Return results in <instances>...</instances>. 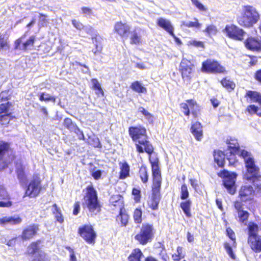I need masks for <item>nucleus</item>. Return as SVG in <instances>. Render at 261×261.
I'll list each match as a JSON object with an SVG mask.
<instances>
[{"label":"nucleus","instance_id":"nucleus-59","mask_svg":"<svg viewBox=\"0 0 261 261\" xmlns=\"http://www.w3.org/2000/svg\"><path fill=\"white\" fill-rule=\"evenodd\" d=\"M73 212L72 214L74 216H76L80 211V202L79 201H75L73 205Z\"/></svg>","mask_w":261,"mask_h":261},{"label":"nucleus","instance_id":"nucleus-55","mask_svg":"<svg viewBox=\"0 0 261 261\" xmlns=\"http://www.w3.org/2000/svg\"><path fill=\"white\" fill-rule=\"evenodd\" d=\"M38 17L41 27L46 26V24L48 23L49 22L46 15L43 13H39Z\"/></svg>","mask_w":261,"mask_h":261},{"label":"nucleus","instance_id":"nucleus-19","mask_svg":"<svg viewBox=\"0 0 261 261\" xmlns=\"http://www.w3.org/2000/svg\"><path fill=\"white\" fill-rule=\"evenodd\" d=\"M113 32L122 39H126L130 33V27L122 21H117L114 23Z\"/></svg>","mask_w":261,"mask_h":261},{"label":"nucleus","instance_id":"nucleus-43","mask_svg":"<svg viewBox=\"0 0 261 261\" xmlns=\"http://www.w3.org/2000/svg\"><path fill=\"white\" fill-rule=\"evenodd\" d=\"M2 199L6 200V201H0V207H10L13 205L11 196L7 192H6Z\"/></svg>","mask_w":261,"mask_h":261},{"label":"nucleus","instance_id":"nucleus-41","mask_svg":"<svg viewBox=\"0 0 261 261\" xmlns=\"http://www.w3.org/2000/svg\"><path fill=\"white\" fill-rule=\"evenodd\" d=\"M110 203L111 205L118 208L119 211L121 208L122 205L123 207H125L124 202L119 195H117L116 198L114 196L112 197Z\"/></svg>","mask_w":261,"mask_h":261},{"label":"nucleus","instance_id":"nucleus-40","mask_svg":"<svg viewBox=\"0 0 261 261\" xmlns=\"http://www.w3.org/2000/svg\"><path fill=\"white\" fill-rule=\"evenodd\" d=\"M16 173L17 178L20 182H23L27 180V176L25 173V168L23 165H20L16 168Z\"/></svg>","mask_w":261,"mask_h":261},{"label":"nucleus","instance_id":"nucleus-11","mask_svg":"<svg viewBox=\"0 0 261 261\" xmlns=\"http://www.w3.org/2000/svg\"><path fill=\"white\" fill-rule=\"evenodd\" d=\"M218 176L223 179V185L227 191L230 194H233L236 191L235 186V179L237 174L234 172L230 173L226 170L220 171L217 174Z\"/></svg>","mask_w":261,"mask_h":261},{"label":"nucleus","instance_id":"nucleus-14","mask_svg":"<svg viewBox=\"0 0 261 261\" xmlns=\"http://www.w3.org/2000/svg\"><path fill=\"white\" fill-rule=\"evenodd\" d=\"M189 196V192L188 187L186 184H184L181 186L180 198L181 199L184 200V201H182L180 203V207L182 209L186 217L190 218L192 217L191 209L192 201L190 199H187Z\"/></svg>","mask_w":261,"mask_h":261},{"label":"nucleus","instance_id":"nucleus-17","mask_svg":"<svg viewBox=\"0 0 261 261\" xmlns=\"http://www.w3.org/2000/svg\"><path fill=\"white\" fill-rule=\"evenodd\" d=\"M39 230V225L32 223L23 228L19 237L23 241H30L38 234Z\"/></svg>","mask_w":261,"mask_h":261},{"label":"nucleus","instance_id":"nucleus-31","mask_svg":"<svg viewBox=\"0 0 261 261\" xmlns=\"http://www.w3.org/2000/svg\"><path fill=\"white\" fill-rule=\"evenodd\" d=\"M92 43L95 45V49L93 50V53L95 55L100 53L102 50V44L101 43L102 38L98 34H95L93 36L91 37Z\"/></svg>","mask_w":261,"mask_h":261},{"label":"nucleus","instance_id":"nucleus-8","mask_svg":"<svg viewBox=\"0 0 261 261\" xmlns=\"http://www.w3.org/2000/svg\"><path fill=\"white\" fill-rule=\"evenodd\" d=\"M201 71L211 74H224L227 71L225 68L216 60L207 59L201 64Z\"/></svg>","mask_w":261,"mask_h":261},{"label":"nucleus","instance_id":"nucleus-60","mask_svg":"<svg viewBox=\"0 0 261 261\" xmlns=\"http://www.w3.org/2000/svg\"><path fill=\"white\" fill-rule=\"evenodd\" d=\"M71 22L73 27L77 30H81L84 29V26L80 21H77L75 19L71 20Z\"/></svg>","mask_w":261,"mask_h":261},{"label":"nucleus","instance_id":"nucleus-10","mask_svg":"<svg viewBox=\"0 0 261 261\" xmlns=\"http://www.w3.org/2000/svg\"><path fill=\"white\" fill-rule=\"evenodd\" d=\"M246 172L244 174V178L251 182H254L255 179L261 177L259 174V168L256 165L253 158H248L245 163Z\"/></svg>","mask_w":261,"mask_h":261},{"label":"nucleus","instance_id":"nucleus-42","mask_svg":"<svg viewBox=\"0 0 261 261\" xmlns=\"http://www.w3.org/2000/svg\"><path fill=\"white\" fill-rule=\"evenodd\" d=\"M130 88L138 93H145L147 91L146 88L138 81L133 82L130 85Z\"/></svg>","mask_w":261,"mask_h":261},{"label":"nucleus","instance_id":"nucleus-63","mask_svg":"<svg viewBox=\"0 0 261 261\" xmlns=\"http://www.w3.org/2000/svg\"><path fill=\"white\" fill-rule=\"evenodd\" d=\"M254 80L261 84V69L257 70L254 73Z\"/></svg>","mask_w":261,"mask_h":261},{"label":"nucleus","instance_id":"nucleus-47","mask_svg":"<svg viewBox=\"0 0 261 261\" xmlns=\"http://www.w3.org/2000/svg\"><path fill=\"white\" fill-rule=\"evenodd\" d=\"M177 254H172V258L173 261H180L181 258H184L185 255L182 254V247L178 246L176 248Z\"/></svg>","mask_w":261,"mask_h":261},{"label":"nucleus","instance_id":"nucleus-44","mask_svg":"<svg viewBox=\"0 0 261 261\" xmlns=\"http://www.w3.org/2000/svg\"><path fill=\"white\" fill-rule=\"evenodd\" d=\"M194 21L186 22L182 21L181 25L187 28H200L201 27V24L199 22L197 18H194Z\"/></svg>","mask_w":261,"mask_h":261},{"label":"nucleus","instance_id":"nucleus-39","mask_svg":"<svg viewBox=\"0 0 261 261\" xmlns=\"http://www.w3.org/2000/svg\"><path fill=\"white\" fill-rule=\"evenodd\" d=\"M53 207L54 209L52 213L55 216L56 221L58 222L60 224H62L64 222V219L60 208L58 206L56 203H54L53 205Z\"/></svg>","mask_w":261,"mask_h":261},{"label":"nucleus","instance_id":"nucleus-58","mask_svg":"<svg viewBox=\"0 0 261 261\" xmlns=\"http://www.w3.org/2000/svg\"><path fill=\"white\" fill-rule=\"evenodd\" d=\"M192 4L200 11H206L207 9L199 1V0H191Z\"/></svg>","mask_w":261,"mask_h":261},{"label":"nucleus","instance_id":"nucleus-12","mask_svg":"<svg viewBox=\"0 0 261 261\" xmlns=\"http://www.w3.org/2000/svg\"><path fill=\"white\" fill-rule=\"evenodd\" d=\"M41 182L40 176L38 174L34 175L27 186L24 196L34 198L38 196L42 189Z\"/></svg>","mask_w":261,"mask_h":261},{"label":"nucleus","instance_id":"nucleus-51","mask_svg":"<svg viewBox=\"0 0 261 261\" xmlns=\"http://www.w3.org/2000/svg\"><path fill=\"white\" fill-rule=\"evenodd\" d=\"M10 48V44L8 39H5L4 35L0 33V50L7 49Z\"/></svg>","mask_w":261,"mask_h":261},{"label":"nucleus","instance_id":"nucleus-50","mask_svg":"<svg viewBox=\"0 0 261 261\" xmlns=\"http://www.w3.org/2000/svg\"><path fill=\"white\" fill-rule=\"evenodd\" d=\"M160 248L161 251L159 253V255L163 261H169V256L166 252L165 247L163 244L160 243Z\"/></svg>","mask_w":261,"mask_h":261},{"label":"nucleus","instance_id":"nucleus-13","mask_svg":"<svg viewBox=\"0 0 261 261\" xmlns=\"http://www.w3.org/2000/svg\"><path fill=\"white\" fill-rule=\"evenodd\" d=\"M179 71L182 80L190 83L194 76V65L190 60L182 59L179 64Z\"/></svg>","mask_w":261,"mask_h":261},{"label":"nucleus","instance_id":"nucleus-35","mask_svg":"<svg viewBox=\"0 0 261 261\" xmlns=\"http://www.w3.org/2000/svg\"><path fill=\"white\" fill-rule=\"evenodd\" d=\"M143 256V253L141 250L139 248H136L132 250L128 256V260L129 261H141Z\"/></svg>","mask_w":261,"mask_h":261},{"label":"nucleus","instance_id":"nucleus-1","mask_svg":"<svg viewBox=\"0 0 261 261\" xmlns=\"http://www.w3.org/2000/svg\"><path fill=\"white\" fill-rule=\"evenodd\" d=\"M152 173L151 194L147 201L149 208L152 211L158 210L161 199V188L162 182L161 170L159 166V160L155 158L151 160L149 159Z\"/></svg>","mask_w":261,"mask_h":261},{"label":"nucleus","instance_id":"nucleus-64","mask_svg":"<svg viewBox=\"0 0 261 261\" xmlns=\"http://www.w3.org/2000/svg\"><path fill=\"white\" fill-rule=\"evenodd\" d=\"M91 176L95 180L99 179L102 175V171L100 170H97L91 174Z\"/></svg>","mask_w":261,"mask_h":261},{"label":"nucleus","instance_id":"nucleus-57","mask_svg":"<svg viewBox=\"0 0 261 261\" xmlns=\"http://www.w3.org/2000/svg\"><path fill=\"white\" fill-rule=\"evenodd\" d=\"M139 111L141 113V114L143 115L147 120H149L153 118V115L142 107H139Z\"/></svg>","mask_w":261,"mask_h":261},{"label":"nucleus","instance_id":"nucleus-15","mask_svg":"<svg viewBox=\"0 0 261 261\" xmlns=\"http://www.w3.org/2000/svg\"><path fill=\"white\" fill-rule=\"evenodd\" d=\"M180 109L184 115L186 117H189L190 114L195 119L198 117V111L194 110V108H199V106L196 101L193 99H189L181 102L179 105Z\"/></svg>","mask_w":261,"mask_h":261},{"label":"nucleus","instance_id":"nucleus-54","mask_svg":"<svg viewBox=\"0 0 261 261\" xmlns=\"http://www.w3.org/2000/svg\"><path fill=\"white\" fill-rule=\"evenodd\" d=\"M63 125L68 129H74L77 126V125L72 122V120L69 118H66L64 119Z\"/></svg>","mask_w":261,"mask_h":261},{"label":"nucleus","instance_id":"nucleus-27","mask_svg":"<svg viewBox=\"0 0 261 261\" xmlns=\"http://www.w3.org/2000/svg\"><path fill=\"white\" fill-rule=\"evenodd\" d=\"M42 241L40 239L31 242L27 247L25 254L29 256H33L37 253H39L41 247Z\"/></svg>","mask_w":261,"mask_h":261},{"label":"nucleus","instance_id":"nucleus-38","mask_svg":"<svg viewBox=\"0 0 261 261\" xmlns=\"http://www.w3.org/2000/svg\"><path fill=\"white\" fill-rule=\"evenodd\" d=\"M133 218L135 224H140L143 221V211L141 207L135 208L133 213Z\"/></svg>","mask_w":261,"mask_h":261},{"label":"nucleus","instance_id":"nucleus-33","mask_svg":"<svg viewBox=\"0 0 261 261\" xmlns=\"http://www.w3.org/2000/svg\"><path fill=\"white\" fill-rule=\"evenodd\" d=\"M138 174L143 184H145L148 182L149 174L148 168L146 165H142L141 166Z\"/></svg>","mask_w":261,"mask_h":261},{"label":"nucleus","instance_id":"nucleus-23","mask_svg":"<svg viewBox=\"0 0 261 261\" xmlns=\"http://www.w3.org/2000/svg\"><path fill=\"white\" fill-rule=\"evenodd\" d=\"M203 126L199 121H196L192 124L190 131L198 141H200L203 137Z\"/></svg>","mask_w":261,"mask_h":261},{"label":"nucleus","instance_id":"nucleus-32","mask_svg":"<svg viewBox=\"0 0 261 261\" xmlns=\"http://www.w3.org/2000/svg\"><path fill=\"white\" fill-rule=\"evenodd\" d=\"M120 172L119 178L120 179H124L129 177L130 174V167L126 162L119 163Z\"/></svg>","mask_w":261,"mask_h":261},{"label":"nucleus","instance_id":"nucleus-9","mask_svg":"<svg viewBox=\"0 0 261 261\" xmlns=\"http://www.w3.org/2000/svg\"><path fill=\"white\" fill-rule=\"evenodd\" d=\"M78 234L88 244L94 245L97 237L93 226L90 224L80 226L77 230Z\"/></svg>","mask_w":261,"mask_h":261},{"label":"nucleus","instance_id":"nucleus-18","mask_svg":"<svg viewBox=\"0 0 261 261\" xmlns=\"http://www.w3.org/2000/svg\"><path fill=\"white\" fill-rule=\"evenodd\" d=\"M25 36L26 35L23 34L14 41V49H19L23 51H27L30 47H33L34 45L36 40L35 36H31L28 40L22 42V40L24 39Z\"/></svg>","mask_w":261,"mask_h":261},{"label":"nucleus","instance_id":"nucleus-21","mask_svg":"<svg viewBox=\"0 0 261 261\" xmlns=\"http://www.w3.org/2000/svg\"><path fill=\"white\" fill-rule=\"evenodd\" d=\"M254 190L251 185H244L240 187L239 191V198L241 202L251 201L253 199Z\"/></svg>","mask_w":261,"mask_h":261},{"label":"nucleus","instance_id":"nucleus-26","mask_svg":"<svg viewBox=\"0 0 261 261\" xmlns=\"http://www.w3.org/2000/svg\"><path fill=\"white\" fill-rule=\"evenodd\" d=\"M12 150L10 142L0 139V162L3 161L6 155Z\"/></svg>","mask_w":261,"mask_h":261},{"label":"nucleus","instance_id":"nucleus-20","mask_svg":"<svg viewBox=\"0 0 261 261\" xmlns=\"http://www.w3.org/2000/svg\"><path fill=\"white\" fill-rule=\"evenodd\" d=\"M246 49L253 52L261 51V37L249 36L244 41Z\"/></svg>","mask_w":261,"mask_h":261},{"label":"nucleus","instance_id":"nucleus-24","mask_svg":"<svg viewBox=\"0 0 261 261\" xmlns=\"http://www.w3.org/2000/svg\"><path fill=\"white\" fill-rule=\"evenodd\" d=\"M129 219V215L127 213L125 207L121 205V208L119 211V213L116 217V221L120 224L122 227L126 226Z\"/></svg>","mask_w":261,"mask_h":261},{"label":"nucleus","instance_id":"nucleus-36","mask_svg":"<svg viewBox=\"0 0 261 261\" xmlns=\"http://www.w3.org/2000/svg\"><path fill=\"white\" fill-rule=\"evenodd\" d=\"M245 97L250 98L253 101L261 105V94L258 92L249 90L246 92Z\"/></svg>","mask_w":261,"mask_h":261},{"label":"nucleus","instance_id":"nucleus-30","mask_svg":"<svg viewBox=\"0 0 261 261\" xmlns=\"http://www.w3.org/2000/svg\"><path fill=\"white\" fill-rule=\"evenodd\" d=\"M213 156L214 161L218 167L223 168L225 163L224 152L219 150H215L213 152Z\"/></svg>","mask_w":261,"mask_h":261},{"label":"nucleus","instance_id":"nucleus-52","mask_svg":"<svg viewBox=\"0 0 261 261\" xmlns=\"http://www.w3.org/2000/svg\"><path fill=\"white\" fill-rule=\"evenodd\" d=\"M133 195L134 200L135 203H139L141 201V190L136 188H133L132 191Z\"/></svg>","mask_w":261,"mask_h":261},{"label":"nucleus","instance_id":"nucleus-5","mask_svg":"<svg viewBox=\"0 0 261 261\" xmlns=\"http://www.w3.org/2000/svg\"><path fill=\"white\" fill-rule=\"evenodd\" d=\"M260 18V15L256 9L252 6L243 7L241 15L237 17V20L241 26L249 28L256 23Z\"/></svg>","mask_w":261,"mask_h":261},{"label":"nucleus","instance_id":"nucleus-45","mask_svg":"<svg viewBox=\"0 0 261 261\" xmlns=\"http://www.w3.org/2000/svg\"><path fill=\"white\" fill-rule=\"evenodd\" d=\"M203 32L206 33V34L211 36L212 35H216L218 32V29L217 27L214 24H210L206 27L205 29L203 30Z\"/></svg>","mask_w":261,"mask_h":261},{"label":"nucleus","instance_id":"nucleus-3","mask_svg":"<svg viewBox=\"0 0 261 261\" xmlns=\"http://www.w3.org/2000/svg\"><path fill=\"white\" fill-rule=\"evenodd\" d=\"M11 94L8 90L0 92V125L3 127H7L11 120L16 118L11 112L13 110V105L9 101Z\"/></svg>","mask_w":261,"mask_h":261},{"label":"nucleus","instance_id":"nucleus-62","mask_svg":"<svg viewBox=\"0 0 261 261\" xmlns=\"http://www.w3.org/2000/svg\"><path fill=\"white\" fill-rule=\"evenodd\" d=\"M258 110V107L254 105H249L247 108V111L251 114L256 113Z\"/></svg>","mask_w":261,"mask_h":261},{"label":"nucleus","instance_id":"nucleus-48","mask_svg":"<svg viewBox=\"0 0 261 261\" xmlns=\"http://www.w3.org/2000/svg\"><path fill=\"white\" fill-rule=\"evenodd\" d=\"M224 248L228 254L229 256L232 259H236V256L232 250V247L228 242H224L223 244Z\"/></svg>","mask_w":261,"mask_h":261},{"label":"nucleus","instance_id":"nucleus-46","mask_svg":"<svg viewBox=\"0 0 261 261\" xmlns=\"http://www.w3.org/2000/svg\"><path fill=\"white\" fill-rule=\"evenodd\" d=\"M142 43L141 36L137 32L134 31L130 37V44H140Z\"/></svg>","mask_w":261,"mask_h":261},{"label":"nucleus","instance_id":"nucleus-16","mask_svg":"<svg viewBox=\"0 0 261 261\" xmlns=\"http://www.w3.org/2000/svg\"><path fill=\"white\" fill-rule=\"evenodd\" d=\"M224 31L229 38L238 41H242L246 34L242 29L233 24L226 25Z\"/></svg>","mask_w":261,"mask_h":261},{"label":"nucleus","instance_id":"nucleus-7","mask_svg":"<svg viewBox=\"0 0 261 261\" xmlns=\"http://www.w3.org/2000/svg\"><path fill=\"white\" fill-rule=\"evenodd\" d=\"M155 228L152 224L144 223L139 228V232L135 236V240L141 245L151 242L155 236Z\"/></svg>","mask_w":261,"mask_h":261},{"label":"nucleus","instance_id":"nucleus-22","mask_svg":"<svg viewBox=\"0 0 261 261\" xmlns=\"http://www.w3.org/2000/svg\"><path fill=\"white\" fill-rule=\"evenodd\" d=\"M233 206L238 213L239 222L246 224L250 216L249 213L243 210V204L239 200L234 202Z\"/></svg>","mask_w":261,"mask_h":261},{"label":"nucleus","instance_id":"nucleus-6","mask_svg":"<svg viewBox=\"0 0 261 261\" xmlns=\"http://www.w3.org/2000/svg\"><path fill=\"white\" fill-rule=\"evenodd\" d=\"M247 243L255 253L261 252V236L258 234L259 226L254 222H249L246 228Z\"/></svg>","mask_w":261,"mask_h":261},{"label":"nucleus","instance_id":"nucleus-28","mask_svg":"<svg viewBox=\"0 0 261 261\" xmlns=\"http://www.w3.org/2000/svg\"><path fill=\"white\" fill-rule=\"evenodd\" d=\"M227 144V149L229 150L230 155L235 156L236 154L239 152L240 147L238 140L234 138L230 137L226 141Z\"/></svg>","mask_w":261,"mask_h":261},{"label":"nucleus","instance_id":"nucleus-25","mask_svg":"<svg viewBox=\"0 0 261 261\" xmlns=\"http://www.w3.org/2000/svg\"><path fill=\"white\" fill-rule=\"evenodd\" d=\"M22 221V218L19 216L3 217L0 218V225L5 226L6 224L16 225L20 224Z\"/></svg>","mask_w":261,"mask_h":261},{"label":"nucleus","instance_id":"nucleus-4","mask_svg":"<svg viewBox=\"0 0 261 261\" xmlns=\"http://www.w3.org/2000/svg\"><path fill=\"white\" fill-rule=\"evenodd\" d=\"M85 191L83 204L92 215H96L99 213L101 210L97 192L93 185L87 186Z\"/></svg>","mask_w":261,"mask_h":261},{"label":"nucleus","instance_id":"nucleus-34","mask_svg":"<svg viewBox=\"0 0 261 261\" xmlns=\"http://www.w3.org/2000/svg\"><path fill=\"white\" fill-rule=\"evenodd\" d=\"M220 83L229 92L233 91L236 87L235 83L227 77L222 78L220 81Z\"/></svg>","mask_w":261,"mask_h":261},{"label":"nucleus","instance_id":"nucleus-37","mask_svg":"<svg viewBox=\"0 0 261 261\" xmlns=\"http://www.w3.org/2000/svg\"><path fill=\"white\" fill-rule=\"evenodd\" d=\"M91 82L92 83V89L95 91L96 95L97 96H104V92L98 80L96 78H93L91 79Z\"/></svg>","mask_w":261,"mask_h":261},{"label":"nucleus","instance_id":"nucleus-2","mask_svg":"<svg viewBox=\"0 0 261 261\" xmlns=\"http://www.w3.org/2000/svg\"><path fill=\"white\" fill-rule=\"evenodd\" d=\"M128 134L132 141L135 143L136 151L140 154L144 152L149 155L154 152V148L152 143L149 140L146 129L142 125L132 126L128 127Z\"/></svg>","mask_w":261,"mask_h":261},{"label":"nucleus","instance_id":"nucleus-56","mask_svg":"<svg viewBox=\"0 0 261 261\" xmlns=\"http://www.w3.org/2000/svg\"><path fill=\"white\" fill-rule=\"evenodd\" d=\"M31 261H48L46 257V254L44 252L38 253V255L35 256Z\"/></svg>","mask_w":261,"mask_h":261},{"label":"nucleus","instance_id":"nucleus-61","mask_svg":"<svg viewBox=\"0 0 261 261\" xmlns=\"http://www.w3.org/2000/svg\"><path fill=\"white\" fill-rule=\"evenodd\" d=\"M74 132L76 133L78 136V138L79 140H85V137L82 130H81L79 127L77 126L74 129Z\"/></svg>","mask_w":261,"mask_h":261},{"label":"nucleus","instance_id":"nucleus-29","mask_svg":"<svg viewBox=\"0 0 261 261\" xmlns=\"http://www.w3.org/2000/svg\"><path fill=\"white\" fill-rule=\"evenodd\" d=\"M156 24L159 27L164 29L170 35H173L174 28L169 20L160 17L158 19Z\"/></svg>","mask_w":261,"mask_h":261},{"label":"nucleus","instance_id":"nucleus-49","mask_svg":"<svg viewBox=\"0 0 261 261\" xmlns=\"http://www.w3.org/2000/svg\"><path fill=\"white\" fill-rule=\"evenodd\" d=\"M39 99L41 101H52L55 102L56 100V98L55 96L45 94L44 92H42L39 95Z\"/></svg>","mask_w":261,"mask_h":261},{"label":"nucleus","instance_id":"nucleus-53","mask_svg":"<svg viewBox=\"0 0 261 261\" xmlns=\"http://www.w3.org/2000/svg\"><path fill=\"white\" fill-rule=\"evenodd\" d=\"M226 235L233 241V247H236V238L235 233L230 227H227L226 229Z\"/></svg>","mask_w":261,"mask_h":261}]
</instances>
